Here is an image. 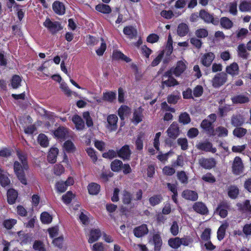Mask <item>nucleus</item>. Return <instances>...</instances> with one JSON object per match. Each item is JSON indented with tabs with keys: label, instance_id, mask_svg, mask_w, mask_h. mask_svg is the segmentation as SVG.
I'll return each mask as SVG.
<instances>
[{
	"label": "nucleus",
	"instance_id": "nucleus-18",
	"mask_svg": "<svg viewBox=\"0 0 251 251\" xmlns=\"http://www.w3.org/2000/svg\"><path fill=\"white\" fill-rule=\"evenodd\" d=\"M52 9L54 12L58 15H63L65 12L64 5L59 1H55L53 2Z\"/></svg>",
	"mask_w": 251,
	"mask_h": 251
},
{
	"label": "nucleus",
	"instance_id": "nucleus-1",
	"mask_svg": "<svg viewBox=\"0 0 251 251\" xmlns=\"http://www.w3.org/2000/svg\"><path fill=\"white\" fill-rule=\"evenodd\" d=\"M17 155L19 161L14 163V170L17 177L20 182L24 185L27 184V180L25 176V170L28 169V165L26 156L22 152L18 151Z\"/></svg>",
	"mask_w": 251,
	"mask_h": 251
},
{
	"label": "nucleus",
	"instance_id": "nucleus-15",
	"mask_svg": "<svg viewBox=\"0 0 251 251\" xmlns=\"http://www.w3.org/2000/svg\"><path fill=\"white\" fill-rule=\"evenodd\" d=\"M215 58V55L212 52H208L204 54L201 58L202 64L205 67H209L211 65L212 61Z\"/></svg>",
	"mask_w": 251,
	"mask_h": 251
},
{
	"label": "nucleus",
	"instance_id": "nucleus-2",
	"mask_svg": "<svg viewBox=\"0 0 251 251\" xmlns=\"http://www.w3.org/2000/svg\"><path fill=\"white\" fill-rule=\"evenodd\" d=\"M186 61L180 60L178 61L175 67H173L167 72V75H174L176 76H179L186 69Z\"/></svg>",
	"mask_w": 251,
	"mask_h": 251
},
{
	"label": "nucleus",
	"instance_id": "nucleus-45",
	"mask_svg": "<svg viewBox=\"0 0 251 251\" xmlns=\"http://www.w3.org/2000/svg\"><path fill=\"white\" fill-rule=\"evenodd\" d=\"M22 79L20 76L15 75L12 77L11 85L13 88L17 89L21 85Z\"/></svg>",
	"mask_w": 251,
	"mask_h": 251
},
{
	"label": "nucleus",
	"instance_id": "nucleus-36",
	"mask_svg": "<svg viewBox=\"0 0 251 251\" xmlns=\"http://www.w3.org/2000/svg\"><path fill=\"white\" fill-rule=\"evenodd\" d=\"M113 57L115 59H121L126 62H129L131 59L127 56L124 55L122 52L119 50H114L113 53Z\"/></svg>",
	"mask_w": 251,
	"mask_h": 251
},
{
	"label": "nucleus",
	"instance_id": "nucleus-25",
	"mask_svg": "<svg viewBox=\"0 0 251 251\" xmlns=\"http://www.w3.org/2000/svg\"><path fill=\"white\" fill-rule=\"evenodd\" d=\"M67 133L68 130L64 127H59L53 132L54 136L58 139H64Z\"/></svg>",
	"mask_w": 251,
	"mask_h": 251
},
{
	"label": "nucleus",
	"instance_id": "nucleus-46",
	"mask_svg": "<svg viewBox=\"0 0 251 251\" xmlns=\"http://www.w3.org/2000/svg\"><path fill=\"white\" fill-rule=\"evenodd\" d=\"M220 23L222 27L229 29L232 26L233 24L231 21L226 17H223L221 19Z\"/></svg>",
	"mask_w": 251,
	"mask_h": 251
},
{
	"label": "nucleus",
	"instance_id": "nucleus-59",
	"mask_svg": "<svg viewBox=\"0 0 251 251\" xmlns=\"http://www.w3.org/2000/svg\"><path fill=\"white\" fill-rule=\"evenodd\" d=\"M195 34L199 38H204L207 36L208 31L204 28H200L196 31Z\"/></svg>",
	"mask_w": 251,
	"mask_h": 251
},
{
	"label": "nucleus",
	"instance_id": "nucleus-11",
	"mask_svg": "<svg viewBox=\"0 0 251 251\" xmlns=\"http://www.w3.org/2000/svg\"><path fill=\"white\" fill-rule=\"evenodd\" d=\"M172 75H167V72L163 75L162 84L168 87H172L178 84L177 81L174 78Z\"/></svg>",
	"mask_w": 251,
	"mask_h": 251
},
{
	"label": "nucleus",
	"instance_id": "nucleus-33",
	"mask_svg": "<svg viewBox=\"0 0 251 251\" xmlns=\"http://www.w3.org/2000/svg\"><path fill=\"white\" fill-rule=\"evenodd\" d=\"M180 238L179 237H174L171 238L168 240V245L169 246L175 249H177L180 247Z\"/></svg>",
	"mask_w": 251,
	"mask_h": 251
},
{
	"label": "nucleus",
	"instance_id": "nucleus-56",
	"mask_svg": "<svg viewBox=\"0 0 251 251\" xmlns=\"http://www.w3.org/2000/svg\"><path fill=\"white\" fill-rule=\"evenodd\" d=\"M162 172L163 174L165 175L172 176L175 173L176 170L172 167L166 166L163 168Z\"/></svg>",
	"mask_w": 251,
	"mask_h": 251
},
{
	"label": "nucleus",
	"instance_id": "nucleus-20",
	"mask_svg": "<svg viewBox=\"0 0 251 251\" xmlns=\"http://www.w3.org/2000/svg\"><path fill=\"white\" fill-rule=\"evenodd\" d=\"M131 154L129 147L128 145H125L123 147L118 151V155L120 157L124 159H128Z\"/></svg>",
	"mask_w": 251,
	"mask_h": 251
},
{
	"label": "nucleus",
	"instance_id": "nucleus-63",
	"mask_svg": "<svg viewBox=\"0 0 251 251\" xmlns=\"http://www.w3.org/2000/svg\"><path fill=\"white\" fill-rule=\"evenodd\" d=\"M177 176L178 179L181 181V183H187L188 177L184 172L181 171L178 172Z\"/></svg>",
	"mask_w": 251,
	"mask_h": 251
},
{
	"label": "nucleus",
	"instance_id": "nucleus-9",
	"mask_svg": "<svg viewBox=\"0 0 251 251\" xmlns=\"http://www.w3.org/2000/svg\"><path fill=\"white\" fill-rule=\"evenodd\" d=\"M243 165L239 157H235L232 164V172L235 175H239L243 172Z\"/></svg>",
	"mask_w": 251,
	"mask_h": 251
},
{
	"label": "nucleus",
	"instance_id": "nucleus-48",
	"mask_svg": "<svg viewBox=\"0 0 251 251\" xmlns=\"http://www.w3.org/2000/svg\"><path fill=\"white\" fill-rule=\"evenodd\" d=\"M247 133V129L242 127H237L233 131L234 136L240 138L244 136Z\"/></svg>",
	"mask_w": 251,
	"mask_h": 251
},
{
	"label": "nucleus",
	"instance_id": "nucleus-50",
	"mask_svg": "<svg viewBox=\"0 0 251 251\" xmlns=\"http://www.w3.org/2000/svg\"><path fill=\"white\" fill-rule=\"evenodd\" d=\"M75 197V195L70 191H68L66 194L64 195L62 199L64 203L66 204H69L72 199Z\"/></svg>",
	"mask_w": 251,
	"mask_h": 251
},
{
	"label": "nucleus",
	"instance_id": "nucleus-60",
	"mask_svg": "<svg viewBox=\"0 0 251 251\" xmlns=\"http://www.w3.org/2000/svg\"><path fill=\"white\" fill-rule=\"evenodd\" d=\"M64 149L68 152L73 151L75 150V146L73 143L70 141H67L64 144Z\"/></svg>",
	"mask_w": 251,
	"mask_h": 251
},
{
	"label": "nucleus",
	"instance_id": "nucleus-13",
	"mask_svg": "<svg viewBox=\"0 0 251 251\" xmlns=\"http://www.w3.org/2000/svg\"><path fill=\"white\" fill-rule=\"evenodd\" d=\"M168 135L172 139H176L179 134V129L176 123H173L167 130Z\"/></svg>",
	"mask_w": 251,
	"mask_h": 251
},
{
	"label": "nucleus",
	"instance_id": "nucleus-30",
	"mask_svg": "<svg viewBox=\"0 0 251 251\" xmlns=\"http://www.w3.org/2000/svg\"><path fill=\"white\" fill-rule=\"evenodd\" d=\"M58 153V150L56 148H52L50 149L48 159L50 162L54 163L56 160L57 155Z\"/></svg>",
	"mask_w": 251,
	"mask_h": 251
},
{
	"label": "nucleus",
	"instance_id": "nucleus-34",
	"mask_svg": "<svg viewBox=\"0 0 251 251\" xmlns=\"http://www.w3.org/2000/svg\"><path fill=\"white\" fill-rule=\"evenodd\" d=\"M130 113V108L126 105L121 106L118 110V115L122 120L124 119L125 117L129 115Z\"/></svg>",
	"mask_w": 251,
	"mask_h": 251
},
{
	"label": "nucleus",
	"instance_id": "nucleus-37",
	"mask_svg": "<svg viewBox=\"0 0 251 251\" xmlns=\"http://www.w3.org/2000/svg\"><path fill=\"white\" fill-rule=\"evenodd\" d=\"M88 191L91 195H97L100 191V185L96 183H91L88 186Z\"/></svg>",
	"mask_w": 251,
	"mask_h": 251
},
{
	"label": "nucleus",
	"instance_id": "nucleus-53",
	"mask_svg": "<svg viewBox=\"0 0 251 251\" xmlns=\"http://www.w3.org/2000/svg\"><path fill=\"white\" fill-rule=\"evenodd\" d=\"M162 199V198L160 195H154L150 198L149 201L152 206H154L159 204Z\"/></svg>",
	"mask_w": 251,
	"mask_h": 251
},
{
	"label": "nucleus",
	"instance_id": "nucleus-35",
	"mask_svg": "<svg viewBox=\"0 0 251 251\" xmlns=\"http://www.w3.org/2000/svg\"><path fill=\"white\" fill-rule=\"evenodd\" d=\"M228 226V224L226 222L220 226L217 231V238L218 240H222L224 238L226 230Z\"/></svg>",
	"mask_w": 251,
	"mask_h": 251
},
{
	"label": "nucleus",
	"instance_id": "nucleus-17",
	"mask_svg": "<svg viewBox=\"0 0 251 251\" xmlns=\"http://www.w3.org/2000/svg\"><path fill=\"white\" fill-rule=\"evenodd\" d=\"M8 175L6 171L0 168V184L3 187L8 186L10 183Z\"/></svg>",
	"mask_w": 251,
	"mask_h": 251
},
{
	"label": "nucleus",
	"instance_id": "nucleus-31",
	"mask_svg": "<svg viewBox=\"0 0 251 251\" xmlns=\"http://www.w3.org/2000/svg\"><path fill=\"white\" fill-rule=\"evenodd\" d=\"M18 196V193L14 189H9L7 191V201L9 204L15 203Z\"/></svg>",
	"mask_w": 251,
	"mask_h": 251
},
{
	"label": "nucleus",
	"instance_id": "nucleus-61",
	"mask_svg": "<svg viewBox=\"0 0 251 251\" xmlns=\"http://www.w3.org/2000/svg\"><path fill=\"white\" fill-rule=\"evenodd\" d=\"M190 121L189 115L186 113L181 114L179 116V122L183 124H187Z\"/></svg>",
	"mask_w": 251,
	"mask_h": 251
},
{
	"label": "nucleus",
	"instance_id": "nucleus-21",
	"mask_svg": "<svg viewBox=\"0 0 251 251\" xmlns=\"http://www.w3.org/2000/svg\"><path fill=\"white\" fill-rule=\"evenodd\" d=\"M226 72L232 75L235 76L239 74V66L236 63H233L226 68Z\"/></svg>",
	"mask_w": 251,
	"mask_h": 251
},
{
	"label": "nucleus",
	"instance_id": "nucleus-12",
	"mask_svg": "<svg viewBox=\"0 0 251 251\" xmlns=\"http://www.w3.org/2000/svg\"><path fill=\"white\" fill-rule=\"evenodd\" d=\"M118 117L116 115L111 114L107 117V128L110 131L115 130L117 128Z\"/></svg>",
	"mask_w": 251,
	"mask_h": 251
},
{
	"label": "nucleus",
	"instance_id": "nucleus-26",
	"mask_svg": "<svg viewBox=\"0 0 251 251\" xmlns=\"http://www.w3.org/2000/svg\"><path fill=\"white\" fill-rule=\"evenodd\" d=\"M232 102L233 103H245L249 101V99L248 97L243 95H238L235 96L231 98Z\"/></svg>",
	"mask_w": 251,
	"mask_h": 251
},
{
	"label": "nucleus",
	"instance_id": "nucleus-44",
	"mask_svg": "<svg viewBox=\"0 0 251 251\" xmlns=\"http://www.w3.org/2000/svg\"><path fill=\"white\" fill-rule=\"evenodd\" d=\"M239 8L242 12L251 11V1H242L240 4Z\"/></svg>",
	"mask_w": 251,
	"mask_h": 251
},
{
	"label": "nucleus",
	"instance_id": "nucleus-58",
	"mask_svg": "<svg viewBox=\"0 0 251 251\" xmlns=\"http://www.w3.org/2000/svg\"><path fill=\"white\" fill-rule=\"evenodd\" d=\"M160 15L165 19H170L174 16V14L171 10H163L161 11Z\"/></svg>",
	"mask_w": 251,
	"mask_h": 251
},
{
	"label": "nucleus",
	"instance_id": "nucleus-28",
	"mask_svg": "<svg viewBox=\"0 0 251 251\" xmlns=\"http://www.w3.org/2000/svg\"><path fill=\"white\" fill-rule=\"evenodd\" d=\"M231 123L234 126H240L244 123V119L240 114L234 115L231 117Z\"/></svg>",
	"mask_w": 251,
	"mask_h": 251
},
{
	"label": "nucleus",
	"instance_id": "nucleus-38",
	"mask_svg": "<svg viewBox=\"0 0 251 251\" xmlns=\"http://www.w3.org/2000/svg\"><path fill=\"white\" fill-rule=\"evenodd\" d=\"M144 139V134L141 133L138 135L135 143L136 149L138 150H142L143 148V140Z\"/></svg>",
	"mask_w": 251,
	"mask_h": 251
},
{
	"label": "nucleus",
	"instance_id": "nucleus-51",
	"mask_svg": "<svg viewBox=\"0 0 251 251\" xmlns=\"http://www.w3.org/2000/svg\"><path fill=\"white\" fill-rule=\"evenodd\" d=\"M217 211L222 218H225L227 214V207L226 205L221 204L217 208Z\"/></svg>",
	"mask_w": 251,
	"mask_h": 251
},
{
	"label": "nucleus",
	"instance_id": "nucleus-23",
	"mask_svg": "<svg viewBox=\"0 0 251 251\" xmlns=\"http://www.w3.org/2000/svg\"><path fill=\"white\" fill-rule=\"evenodd\" d=\"M72 121L75 125L77 130H82L84 127V123L79 116L77 115H74L72 118Z\"/></svg>",
	"mask_w": 251,
	"mask_h": 251
},
{
	"label": "nucleus",
	"instance_id": "nucleus-8",
	"mask_svg": "<svg viewBox=\"0 0 251 251\" xmlns=\"http://www.w3.org/2000/svg\"><path fill=\"white\" fill-rule=\"evenodd\" d=\"M201 166L205 169H211L216 166V162L213 158H202L199 160Z\"/></svg>",
	"mask_w": 251,
	"mask_h": 251
},
{
	"label": "nucleus",
	"instance_id": "nucleus-6",
	"mask_svg": "<svg viewBox=\"0 0 251 251\" xmlns=\"http://www.w3.org/2000/svg\"><path fill=\"white\" fill-rule=\"evenodd\" d=\"M74 182L73 178L70 177L66 181H57L55 184V188L57 192L63 193L67 190L68 186L73 185Z\"/></svg>",
	"mask_w": 251,
	"mask_h": 251
},
{
	"label": "nucleus",
	"instance_id": "nucleus-42",
	"mask_svg": "<svg viewBox=\"0 0 251 251\" xmlns=\"http://www.w3.org/2000/svg\"><path fill=\"white\" fill-rule=\"evenodd\" d=\"M40 220L42 223L44 224H49L51 222L52 217L49 213L44 212L41 214Z\"/></svg>",
	"mask_w": 251,
	"mask_h": 251
},
{
	"label": "nucleus",
	"instance_id": "nucleus-24",
	"mask_svg": "<svg viewBox=\"0 0 251 251\" xmlns=\"http://www.w3.org/2000/svg\"><path fill=\"white\" fill-rule=\"evenodd\" d=\"M189 32L188 25L185 23H181L178 25L177 28V34L181 37L185 36Z\"/></svg>",
	"mask_w": 251,
	"mask_h": 251
},
{
	"label": "nucleus",
	"instance_id": "nucleus-19",
	"mask_svg": "<svg viewBox=\"0 0 251 251\" xmlns=\"http://www.w3.org/2000/svg\"><path fill=\"white\" fill-rule=\"evenodd\" d=\"M182 197L188 200L196 201L198 199L197 193L194 191L190 190H184L182 193Z\"/></svg>",
	"mask_w": 251,
	"mask_h": 251
},
{
	"label": "nucleus",
	"instance_id": "nucleus-49",
	"mask_svg": "<svg viewBox=\"0 0 251 251\" xmlns=\"http://www.w3.org/2000/svg\"><path fill=\"white\" fill-rule=\"evenodd\" d=\"M122 201L124 204H129L131 200V195L128 192L125 190L122 193Z\"/></svg>",
	"mask_w": 251,
	"mask_h": 251
},
{
	"label": "nucleus",
	"instance_id": "nucleus-40",
	"mask_svg": "<svg viewBox=\"0 0 251 251\" xmlns=\"http://www.w3.org/2000/svg\"><path fill=\"white\" fill-rule=\"evenodd\" d=\"M238 54L244 59H247L249 56V53L247 52L246 47L243 44L239 45L238 47Z\"/></svg>",
	"mask_w": 251,
	"mask_h": 251
},
{
	"label": "nucleus",
	"instance_id": "nucleus-39",
	"mask_svg": "<svg viewBox=\"0 0 251 251\" xmlns=\"http://www.w3.org/2000/svg\"><path fill=\"white\" fill-rule=\"evenodd\" d=\"M154 244V251H159L162 244L161 238L159 234H155L153 237Z\"/></svg>",
	"mask_w": 251,
	"mask_h": 251
},
{
	"label": "nucleus",
	"instance_id": "nucleus-52",
	"mask_svg": "<svg viewBox=\"0 0 251 251\" xmlns=\"http://www.w3.org/2000/svg\"><path fill=\"white\" fill-rule=\"evenodd\" d=\"M38 142L41 146L46 147L48 145V140L47 137L44 134H40L38 137Z\"/></svg>",
	"mask_w": 251,
	"mask_h": 251
},
{
	"label": "nucleus",
	"instance_id": "nucleus-43",
	"mask_svg": "<svg viewBox=\"0 0 251 251\" xmlns=\"http://www.w3.org/2000/svg\"><path fill=\"white\" fill-rule=\"evenodd\" d=\"M96 9L98 11L104 14H108L110 13L111 11L109 5L104 4H100L97 5L96 6Z\"/></svg>",
	"mask_w": 251,
	"mask_h": 251
},
{
	"label": "nucleus",
	"instance_id": "nucleus-10",
	"mask_svg": "<svg viewBox=\"0 0 251 251\" xmlns=\"http://www.w3.org/2000/svg\"><path fill=\"white\" fill-rule=\"evenodd\" d=\"M196 146L199 150L213 153L217 151L216 148L213 147L212 144L209 142H200Z\"/></svg>",
	"mask_w": 251,
	"mask_h": 251
},
{
	"label": "nucleus",
	"instance_id": "nucleus-16",
	"mask_svg": "<svg viewBox=\"0 0 251 251\" xmlns=\"http://www.w3.org/2000/svg\"><path fill=\"white\" fill-rule=\"evenodd\" d=\"M101 235H102V233L99 229H92L89 234L88 242L93 243L97 241Z\"/></svg>",
	"mask_w": 251,
	"mask_h": 251
},
{
	"label": "nucleus",
	"instance_id": "nucleus-62",
	"mask_svg": "<svg viewBox=\"0 0 251 251\" xmlns=\"http://www.w3.org/2000/svg\"><path fill=\"white\" fill-rule=\"evenodd\" d=\"M170 231L174 236H176L178 234L179 232V227L176 222L174 221L173 223L170 228Z\"/></svg>",
	"mask_w": 251,
	"mask_h": 251
},
{
	"label": "nucleus",
	"instance_id": "nucleus-29",
	"mask_svg": "<svg viewBox=\"0 0 251 251\" xmlns=\"http://www.w3.org/2000/svg\"><path fill=\"white\" fill-rule=\"evenodd\" d=\"M116 98V93L112 91H107L103 93L102 100L109 102H113Z\"/></svg>",
	"mask_w": 251,
	"mask_h": 251
},
{
	"label": "nucleus",
	"instance_id": "nucleus-47",
	"mask_svg": "<svg viewBox=\"0 0 251 251\" xmlns=\"http://www.w3.org/2000/svg\"><path fill=\"white\" fill-rule=\"evenodd\" d=\"M123 163L119 160H115L111 164V168L114 172L119 171L122 167Z\"/></svg>",
	"mask_w": 251,
	"mask_h": 251
},
{
	"label": "nucleus",
	"instance_id": "nucleus-27",
	"mask_svg": "<svg viewBox=\"0 0 251 251\" xmlns=\"http://www.w3.org/2000/svg\"><path fill=\"white\" fill-rule=\"evenodd\" d=\"M143 109L139 107L138 109L135 110L133 113V116L132 118V121L136 124H138L142 121L143 119Z\"/></svg>",
	"mask_w": 251,
	"mask_h": 251
},
{
	"label": "nucleus",
	"instance_id": "nucleus-32",
	"mask_svg": "<svg viewBox=\"0 0 251 251\" xmlns=\"http://www.w3.org/2000/svg\"><path fill=\"white\" fill-rule=\"evenodd\" d=\"M124 33L128 36L130 38H133L136 36L137 31L131 26H126L124 28Z\"/></svg>",
	"mask_w": 251,
	"mask_h": 251
},
{
	"label": "nucleus",
	"instance_id": "nucleus-41",
	"mask_svg": "<svg viewBox=\"0 0 251 251\" xmlns=\"http://www.w3.org/2000/svg\"><path fill=\"white\" fill-rule=\"evenodd\" d=\"M239 193V190L237 187L235 186H231L228 188V195L233 199L237 198Z\"/></svg>",
	"mask_w": 251,
	"mask_h": 251
},
{
	"label": "nucleus",
	"instance_id": "nucleus-7",
	"mask_svg": "<svg viewBox=\"0 0 251 251\" xmlns=\"http://www.w3.org/2000/svg\"><path fill=\"white\" fill-rule=\"evenodd\" d=\"M200 17L207 23H212L214 25H217L219 24L218 18H214L212 15L205 10H201L200 12Z\"/></svg>",
	"mask_w": 251,
	"mask_h": 251
},
{
	"label": "nucleus",
	"instance_id": "nucleus-3",
	"mask_svg": "<svg viewBox=\"0 0 251 251\" xmlns=\"http://www.w3.org/2000/svg\"><path fill=\"white\" fill-rule=\"evenodd\" d=\"M227 80V75L224 73L217 74L211 80L212 85L215 88H218L223 85Z\"/></svg>",
	"mask_w": 251,
	"mask_h": 251
},
{
	"label": "nucleus",
	"instance_id": "nucleus-57",
	"mask_svg": "<svg viewBox=\"0 0 251 251\" xmlns=\"http://www.w3.org/2000/svg\"><path fill=\"white\" fill-rule=\"evenodd\" d=\"M16 223L17 220L15 219H8L4 221L3 225L6 228L11 229Z\"/></svg>",
	"mask_w": 251,
	"mask_h": 251
},
{
	"label": "nucleus",
	"instance_id": "nucleus-4",
	"mask_svg": "<svg viewBox=\"0 0 251 251\" xmlns=\"http://www.w3.org/2000/svg\"><path fill=\"white\" fill-rule=\"evenodd\" d=\"M216 116L214 114L210 115L207 119L203 120L201 127L206 131L211 133L213 131V124L215 121Z\"/></svg>",
	"mask_w": 251,
	"mask_h": 251
},
{
	"label": "nucleus",
	"instance_id": "nucleus-55",
	"mask_svg": "<svg viewBox=\"0 0 251 251\" xmlns=\"http://www.w3.org/2000/svg\"><path fill=\"white\" fill-rule=\"evenodd\" d=\"M101 41L100 47L96 50V53L99 56L102 55L106 49V45L104 40L101 39Z\"/></svg>",
	"mask_w": 251,
	"mask_h": 251
},
{
	"label": "nucleus",
	"instance_id": "nucleus-5",
	"mask_svg": "<svg viewBox=\"0 0 251 251\" xmlns=\"http://www.w3.org/2000/svg\"><path fill=\"white\" fill-rule=\"evenodd\" d=\"M43 25L53 33H56L62 29L58 22H52L49 18L46 19Z\"/></svg>",
	"mask_w": 251,
	"mask_h": 251
},
{
	"label": "nucleus",
	"instance_id": "nucleus-14",
	"mask_svg": "<svg viewBox=\"0 0 251 251\" xmlns=\"http://www.w3.org/2000/svg\"><path fill=\"white\" fill-rule=\"evenodd\" d=\"M149 232V229L147 225L143 224L140 226L135 227L133 230L134 235L138 238L142 237L147 234Z\"/></svg>",
	"mask_w": 251,
	"mask_h": 251
},
{
	"label": "nucleus",
	"instance_id": "nucleus-22",
	"mask_svg": "<svg viewBox=\"0 0 251 251\" xmlns=\"http://www.w3.org/2000/svg\"><path fill=\"white\" fill-rule=\"evenodd\" d=\"M193 208L196 212L201 214H205L208 211L206 206L203 203L201 202H198L194 203Z\"/></svg>",
	"mask_w": 251,
	"mask_h": 251
},
{
	"label": "nucleus",
	"instance_id": "nucleus-54",
	"mask_svg": "<svg viewBox=\"0 0 251 251\" xmlns=\"http://www.w3.org/2000/svg\"><path fill=\"white\" fill-rule=\"evenodd\" d=\"M201 179L205 182L208 183H212L216 181L215 177L211 173H208L202 176Z\"/></svg>",
	"mask_w": 251,
	"mask_h": 251
},
{
	"label": "nucleus",
	"instance_id": "nucleus-64",
	"mask_svg": "<svg viewBox=\"0 0 251 251\" xmlns=\"http://www.w3.org/2000/svg\"><path fill=\"white\" fill-rule=\"evenodd\" d=\"M33 249L38 251H46L44 246L40 241H35L33 245Z\"/></svg>",
	"mask_w": 251,
	"mask_h": 251
}]
</instances>
